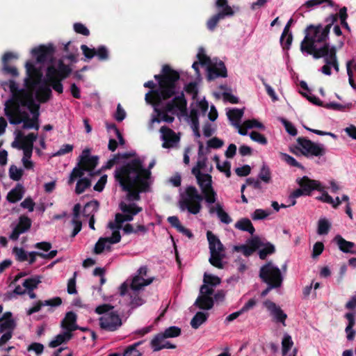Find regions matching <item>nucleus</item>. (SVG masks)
<instances>
[{"instance_id": "f257e3e1", "label": "nucleus", "mask_w": 356, "mask_h": 356, "mask_svg": "<svg viewBox=\"0 0 356 356\" xmlns=\"http://www.w3.org/2000/svg\"><path fill=\"white\" fill-rule=\"evenodd\" d=\"M163 76H154L159 80V88L145 95L146 102L154 106V111L157 113V116L153 117L150 120L149 129H153L155 122H172L174 117L168 113H183L186 108V101L183 92L176 91V81L179 78V74L168 66L163 67Z\"/></svg>"}, {"instance_id": "f03ea898", "label": "nucleus", "mask_w": 356, "mask_h": 356, "mask_svg": "<svg viewBox=\"0 0 356 356\" xmlns=\"http://www.w3.org/2000/svg\"><path fill=\"white\" fill-rule=\"evenodd\" d=\"M155 163L156 161L153 159L149 164L148 169H145L140 159H134L116 170L115 178L123 190L127 192V199L129 201L138 200L140 193L149 191L152 182L150 169Z\"/></svg>"}, {"instance_id": "7ed1b4c3", "label": "nucleus", "mask_w": 356, "mask_h": 356, "mask_svg": "<svg viewBox=\"0 0 356 356\" xmlns=\"http://www.w3.org/2000/svg\"><path fill=\"white\" fill-rule=\"evenodd\" d=\"M330 25L323 26H309L305 31V38L300 43V51L302 54L312 55L316 59L330 55L334 58V46L327 42Z\"/></svg>"}, {"instance_id": "20e7f679", "label": "nucleus", "mask_w": 356, "mask_h": 356, "mask_svg": "<svg viewBox=\"0 0 356 356\" xmlns=\"http://www.w3.org/2000/svg\"><path fill=\"white\" fill-rule=\"evenodd\" d=\"M120 208L122 213H117L115 220L110 222L108 225V227L112 231L111 236L99 238L95 244V253L100 254L104 251H109L112 244L119 243L121 240L120 230L122 227L123 222L133 220L134 216L142 211V208L136 204L124 202L120 203Z\"/></svg>"}, {"instance_id": "39448f33", "label": "nucleus", "mask_w": 356, "mask_h": 356, "mask_svg": "<svg viewBox=\"0 0 356 356\" xmlns=\"http://www.w3.org/2000/svg\"><path fill=\"white\" fill-rule=\"evenodd\" d=\"M85 172H89V148L83 149L81 155L79 156L76 165L70 173L68 184L71 185L76 179H79L76 183L75 192L76 194L82 193L89 187V178L82 177Z\"/></svg>"}, {"instance_id": "423d86ee", "label": "nucleus", "mask_w": 356, "mask_h": 356, "mask_svg": "<svg viewBox=\"0 0 356 356\" xmlns=\"http://www.w3.org/2000/svg\"><path fill=\"white\" fill-rule=\"evenodd\" d=\"M95 312L100 316L99 326L105 331H116L122 325V320L119 313L110 305L104 304L98 306L95 309Z\"/></svg>"}, {"instance_id": "0eeeda50", "label": "nucleus", "mask_w": 356, "mask_h": 356, "mask_svg": "<svg viewBox=\"0 0 356 356\" xmlns=\"http://www.w3.org/2000/svg\"><path fill=\"white\" fill-rule=\"evenodd\" d=\"M203 197L194 186H188L181 194L179 207L181 210H188L192 214H197L201 209Z\"/></svg>"}, {"instance_id": "6e6552de", "label": "nucleus", "mask_w": 356, "mask_h": 356, "mask_svg": "<svg viewBox=\"0 0 356 356\" xmlns=\"http://www.w3.org/2000/svg\"><path fill=\"white\" fill-rule=\"evenodd\" d=\"M197 57L200 65L206 67L209 80L227 76V70L224 63L216 58L211 59L205 54L202 48L199 49Z\"/></svg>"}, {"instance_id": "1a4fd4ad", "label": "nucleus", "mask_w": 356, "mask_h": 356, "mask_svg": "<svg viewBox=\"0 0 356 356\" xmlns=\"http://www.w3.org/2000/svg\"><path fill=\"white\" fill-rule=\"evenodd\" d=\"M207 236L210 251V257L209 261L212 266L222 269L224 267L222 260L225 257L224 246L220 239L211 231H208L207 232Z\"/></svg>"}, {"instance_id": "9d476101", "label": "nucleus", "mask_w": 356, "mask_h": 356, "mask_svg": "<svg viewBox=\"0 0 356 356\" xmlns=\"http://www.w3.org/2000/svg\"><path fill=\"white\" fill-rule=\"evenodd\" d=\"M194 175L197 184L199 185L204 200L208 204H213L216 202L217 194L212 186V177L209 174L197 172Z\"/></svg>"}, {"instance_id": "9b49d317", "label": "nucleus", "mask_w": 356, "mask_h": 356, "mask_svg": "<svg viewBox=\"0 0 356 356\" xmlns=\"http://www.w3.org/2000/svg\"><path fill=\"white\" fill-rule=\"evenodd\" d=\"M259 277L267 284H273L275 287H280L283 280L280 269L272 262L261 267Z\"/></svg>"}, {"instance_id": "f8f14e48", "label": "nucleus", "mask_w": 356, "mask_h": 356, "mask_svg": "<svg viewBox=\"0 0 356 356\" xmlns=\"http://www.w3.org/2000/svg\"><path fill=\"white\" fill-rule=\"evenodd\" d=\"M297 142L298 149L307 157L321 156L325 154V148L322 144L303 138H298Z\"/></svg>"}, {"instance_id": "ddd939ff", "label": "nucleus", "mask_w": 356, "mask_h": 356, "mask_svg": "<svg viewBox=\"0 0 356 356\" xmlns=\"http://www.w3.org/2000/svg\"><path fill=\"white\" fill-rule=\"evenodd\" d=\"M22 98H11L8 99L5 104V115L8 118L11 124H19L22 122V118L20 117V106Z\"/></svg>"}, {"instance_id": "4468645a", "label": "nucleus", "mask_w": 356, "mask_h": 356, "mask_svg": "<svg viewBox=\"0 0 356 356\" xmlns=\"http://www.w3.org/2000/svg\"><path fill=\"white\" fill-rule=\"evenodd\" d=\"M154 280V277L149 275L147 267L143 266L138 269L129 285L134 290H143L145 286L151 284Z\"/></svg>"}, {"instance_id": "2eb2a0df", "label": "nucleus", "mask_w": 356, "mask_h": 356, "mask_svg": "<svg viewBox=\"0 0 356 356\" xmlns=\"http://www.w3.org/2000/svg\"><path fill=\"white\" fill-rule=\"evenodd\" d=\"M55 52V47L51 43L47 45L41 44L31 50V54L39 63H53Z\"/></svg>"}, {"instance_id": "dca6fc26", "label": "nucleus", "mask_w": 356, "mask_h": 356, "mask_svg": "<svg viewBox=\"0 0 356 356\" xmlns=\"http://www.w3.org/2000/svg\"><path fill=\"white\" fill-rule=\"evenodd\" d=\"M26 78L24 85L27 89L33 90L41 83L42 74L31 61H27L25 65Z\"/></svg>"}, {"instance_id": "f3484780", "label": "nucleus", "mask_w": 356, "mask_h": 356, "mask_svg": "<svg viewBox=\"0 0 356 356\" xmlns=\"http://www.w3.org/2000/svg\"><path fill=\"white\" fill-rule=\"evenodd\" d=\"M89 207V202H86L83 206L80 203L76 204L72 209V224L74 225L73 231L71 234V237H74L81 229L82 222L81 217L88 216L89 214L86 213V209Z\"/></svg>"}, {"instance_id": "a211bd4d", "label": "nucleus", "mask_w": 356, "mask_h": 356, "mask_svg": "<svg viewBox=\"0 0 356 356\" xmlns=\"http://www.w3.org/2000/svg\"><path fill=\"white\" fill-rule=\"evenodd\" d=\"M213 289L207 284H203L200 290V295L195 302V305L201 309L209 310L213 305V300L211 297Z\"/></svg>"}, {"instance_id": "6ab92c4d", "label": "nucleus", "mask_w": 356, "mask_h": 356, "mask_svg": "<svg viewBox=\"0 0 356 356\" xmlns=\"http://www.w3.org/2000/svg\"><path fill=\"white\" fill-rule=\"evenodd\" d=\"M141 290H134L127 282H123L119 287L120 296H124L128 294L129 297V304L132 307L141 306L145 303V300L140 294Z\"/></svg>"}, {"instance_id": "aec40b11", "label": "nucleus", "mask_w": 356, "mask_h": 356, "mask_svg": "<svg viewBox=\"0 0 356 356\" xmlns=\"http://www.w3.org/2000/svg\"><path fill=\"white\" fill-rule=\"evenodd\" d=\"M197 109H193L190 113V118L191 122V128L193 131L194 135L197 138H200V134L199 131V122H198V113L200 115L205 117L206 113L209 108L208 102L204 99L197 102Z\"/></svg>"}, {"instance_id": "412c9836", "label": "nucleus", "mask_w": 356, "mask_h": 356, "mask_svg": "<svg viewBox=\"0 0 356 356\" xmlns=\"http://www.w3.org/2000/svg\"><path fill=\"white\" fill-rule=\"evenodd\" d=\"M161 139L163 141L162 147L163 148H172L177 147L180 138L172 129L167 127H162L160 129Z\"/></svg>"}, {"instance_id": "4be33fe9", "label": "nucleus", "mask_w": 356, "mask_h": 356, "mask_svg": "<svg viewBox=\"0 0 356 356\" xmlns=\"http://www.w3.org/2000/svg\"><path fill=\"white\" fill-rule=\"evenodd\" d=\"M56 74L54 70V65H49L46 70L44 82L49 86V88L51 87L58 94H61L63 92V86L62 83L63 79L56 78Z\"/></svg>"}, {"instance_id": "5701e85b", "label": "nucleus", "mask_w": 356, "mask_h": 356, "mask_svg": "<svg viewBox=\"0 0 356 356\" xmlns=\"http://www.w3.org/2000/svg\"><path fill=\"white\" fill-rule=\"evenodd\" d=\"M263 305L275 321L280 322L285 325V320L287 318V315L282 311L280 306L270 300H265L263 302Z\"/></svg>"}, {"instance_id": "b1692460", "label": "nucleus", "mask_w": 356, "mask_h": 356, "mask_svg": "<svg viewBox=\"0 0 356 356\" xmlns=\"http://www.w3.org/2000/svg\"><path fill=\"white\" fill-rule=\"evenodd\" d=\"M168 339V338L162 332L154 336L150 341L153 351L157 352L164 348L175 349L176 346L171 343Z\"/></svg>"}, {"instance_id": "393cba45", "label": "nucleus", "mask_w": 356, "mask_h": 356, "mask_svg": "<svg viewBox=\"0 0 356 356\" xmlns=\"http://www.w3.org/2000/svg\"><path fill=\"white\" fill-rule=\"evenodd\" d=\"M22 97L23 100L21 101L22 106H26L33 115L35 120H38L40 105L35 103L33 94L30 92L22 91Z\"/></svg>"}, {"instance_id": "a878e982", "label": "nucleus", "mask_w": 356, "mask_h": 356, "mask_svg": "<svg viewBox=\"0 0 356 356\" xmlns=\"http://www.w3.org/2000/svg\"><path fill=\"white\" fill-rule=\"evenodd\" d=\"M215 204H208L209 212L211 215L216 214L221 222L229 224L232 222V218L223 209L222 205L220 202H215Z\"/></svg>"}, {"instance_id": "bb28decb", "label": "nucleus", "mask_w": 356, "mask_h": 356, "mask_svg": "<svg viewBox=\"0 0 356 356\" xmlns=\"http://www.w3.org/2000/svg\"><path fill=\"white\" fill-rule=\"evenodd\" d=\"M97 159V157L90 156V184L92 182L96 181V184L94 186V190L98 192H101L104 189V186L106 183L107 176L104 175L102 176L99 179H97V176L96 175L92 174V169L96 165Z\"/></svg>"}, {"instance_id": "cd10ccee", "label": "nucleus", "mask_w": 356, "mask_h": 356, "mask_svg": "<svg viewBox=\"0 0 356 356\" xmlns=\"http://www.w3.org/2000/svg\"><path fill=\"white\" fill-rule=\"evenodd\" d=\"M13 58H17V56L12 52H6L2 57V72L5 74H9L13 77H17L19 75L17 69L14 66L9 65V61Z\"/></svg>"}, {"instance_id": "c85d7f7f", "label": "nucleus", "mask_w": 356, "mask_h": 356, "mask_svg": "<svg viewBox=\"0 0 356 356\" xmlns=\"http://www.w3.org/2000/svg\"><path fill=\"white\" fill-rule=\"evenodd\" d=\"M35 98L40 104L47 103L52 98L51 89L48 84L45 83L44 81L42 84H39L35 91Z\"/></svg>"}, {"instance_id": "c756f323", "label": "nucleus", "mask_w": 356, "mask_h": 356, "mask_svg": "<svg viewBox=\"0 0 356 356\" xmlns=\"http://www.w3.org/2000/svg\"><path fill=\"white\" fill-rule=\"evenodd\" d=\"M298 184L305 191V195H309L313 190L323 191V186L320 181L309 179L307 177H303L300 179Z\"/></svg>"}, {"instance_id": "7c9ffc66", "label": "nucleus", "mask_w": 356, "mask_h": 356, "mask_svg": "<svg viewBox=\"0 0 356 356\" xmlns=\"http://www.w3.org/2000/svg\"><path fill=\"white\" fill-rule=\"evenodd\" d=\"M233 15L234 11L232 8L230 6H226L223 10L220 11L207 21V28L210 31H213L220 19L225 18L226 16H232Z\"/></svg>"}, {"instance_id": "2f4dec72", "label": "nucleus", "mask_w": 356, "mask_h": 356, "mask_svg": "<svg viewBox=\"0 0 356 356\" xmlns=\"http://www.w3.org/2000/svg\"><path fill=\"white\" fill-rule=\"evenodd\" d=\"M76 315L73 312H68L66 313L64 318L61 321V327L67 332H72L79 329L78 325L76 324Z\"/></svg>"}, {"instance_id": "473e14b6", "label": "nucleus", "mask_w": 356, "mask_h": 356, "mask_svg": "<svg viewBox=\"0 0 356 356\" xmlns=\"http://www.w3.org/2000/svg\"><path fill=\"white\" fill-rule=\"evenodd\" d=\"M261 248V242L258 238H253L250 245H235L234 250L241 252L245 256H250L255 250Z\"/></svg>"}, {"instance_id": "72a5a7b5", "label": "nucleus", "mask_w": 356, "mask_h": 356, "mask_svg": "<svg viewBox=\"0 0 356 356\" xmlns=\"http://www.w3.org/2000/svg\"><path fill=\"white\" fill-rule=\"evenodd\" d=\"M336 48L334 49V58L330 56V55H327L326 56H321V58H324V60L325 62V65H323L321 68V72L325 75H330L331 74V67H333L334 69L337 72H339V63L337 58L336 55Z\"/></svg>"}, {"instance_id": "f704fd0d", "label": "nucleus", "mask_w": 356, "mask_h": 356, "mask_svg": "<svg viewBox=\"0 0 356 356\" xmlns=\"http://www.w3.org/2000/svg\"><path fill=\"white\" fill-rule=\"evenodd\" d=\"M199 150H198V160L197 164L192 169V173L197 175V172H201V170L204 169L206 166V158L205 154H207V148H204L203 143L201 141L198 142Z\"/></svg>"}, {"instance_id": "c9c22d12", "label": "nucleus", "mask_w": 356, "mask_h": 356, "mask_svg": "<svg viewBox=\"0 0 356 356\" xmlns=\"http://www.w3.org/2000/svg\"><path fill=\"white\" fill-rule=\"evenodd\" d=\"M38 135L34 133H30L27 136H24L21 131H19L17 136V139L21 142V148L33 149V143L36 140Z\"/></svg>"}, {"instance_id": "e433bc0d", "label": "nucleus", "mask_w": 356, "mask_h": 356, "mask_svg": "<svg viewBox=\"0 0 356 356\" xmlns=\"http://www.w3.org/2000/svg\"><path fill=\"white\" fill-rule=\"evenodd\" d=\"M24 194V188L22 184H18L10 190L7 195V200L10 203H15L22 199Z\"/></svg>"}, {"instance_id": "4c0bfd02", "label": "nucleus", "mask_w": 356, "mask_h": 356, "mask_svg": "<svg viewBox=\"0 0 356 356\" xmlns=\"http://www.w3.org/2000/svg\"><path fill=\"white\" fill-rule=\"evenodd\" d=\"M335 241L339 246L340 250L346 253H352L356 254L355 250V243L350 241H346L341 236H337Z\"/></svg>"}, {"instance_id": "58836bf2", "label": "nucleus", "mask_w": 356, "mask_h": 356, "mask_svg": "<svg viewBox=\"0 0 356 356\" xmlns=\"http://www.w3.org/2000/svg\"><path fill=\"white\" fill-rule=\"evenodd\" d=\"M227 117L235 127H239L241 119L243 115V109L233 108L227 112Z\"/></svg>"}, {"instance_id": "ea45409f", "label": "nucleus", "mask_w": 356, "mask_h": 356, "mask_svg": "<svg viewBox=\"0 0 356 356\" xmlns=\"http://www.w3.org/2000/svg\"><path fill=\"white\" fill-rule=\"evenodd\" d=\"M293 345V342L292 341L291 337L288 334H284L282 341V353L284 356H286L287 352L292 348ZM296 353L297 350L295 348L287 356H296Z\"/></svg>"}, {"instance_id": "a19ab883", "label": "nucleus", "mask_w": 356, "mask_h": 356, "mask_svg": "<svg viewBox=\"0 0 356 356\" xmlns=\"http://www.w3.org/2000/svg\"><path fill=\"white\" fill-rule=\"evenodd\" d=\"M235 227L241 231H246L250 234L254 232V228L248 218H241L235 223Z\"/></svg>"}, {"instance_id": "79ce46f5", "label": "nucleus", "mask_w": 356, "mask_h": 356, "mask_svg": "<svg viewBox=\"0 0 356 356\" xmlns=\"http://www.w3.org/2000/svg\"><path fill=\"white\" fill-rule=\"evenodd\" d=\"M72 337V333H70V332L67 331L64 332L61 334L56 335L55 339L49 343V346L51 348H56L62 344L63 343L68 341L69 340L71 339Z\"/></svg>"}, {"instance_id": "37998d69", "label": "nucleus", "mask_w": 356, "mask_h": 356, "mask_svg": "<svg viewBox=\"0 0 356 356\" xmlns=\"http://www.w3.org/2000/svg\"><path fill=\"white\" fill-rule=\"evenodd\" d=\"M54 70L57 73L56 77L63 80L67 78L72 72L71 68L62 60H59L58 69L54 66Z\"/></svg>"}, {"instance_id": "c03bdc74", "label": "nucleus", "mask_w": 356, "mask_h": 356, "mask_svg": "<svg viewBox=\"0 0 356 356\" xmlns=\"http://www.w3.org/2000/svg\"><path fill=\"white\" fill-rule=\"evenodd\" d=\"M213 161L216 163V168L217 169L220 171L221 172H223L225 174L227 177H229L231 175V164L230 162L228 161H225L222 163L220 162V158L218 156L215 155L213 156Z\"/></svg>"}, {"instance_id": "a18cd8bd", "label": "nucleus", "mask_w": 356, "mask_h": 356, "mask_svg": "<svg viewBox=\"0 0 356 356\" xmlns=\"http://www.w3.org/2000/svg\"><path fill=\"white\" fill-rule=\"evenodd\" d=\"M97 56L99 60H106L108 57V51L104 46H100L97 49H90V58Z\"/></svg>"}, {"instance_id": "49530a36", "label": "nucleus", "mask_w": 356, "mask_h": 356, "mask_svg": "<svg viewBox=\"0 0 356 356\" xmlns=\"http://www.w3.org/2000/svg\"><path fill=\"white\" fill-rule=\"evenodd\" d=\"M207 319V314L202 312H197L191 321L193 328L197 329Z\"/></svg>"}, {"instance_id": "de8ad7c7", "label": "nucleus", "mask_w": 356, "mask_h": 356, "mask_svg": "<svg viewBox=\"0 0 356 356\" xmlns=\"http://www.w3.org/2000/svg\"><path fill=\"white\" fill-rule=\"evenodd\" d=\"M143 343V341H138L128 346L124 351L122 356H143V353L137 348Z\"/></svg>"}, {"instance_id": "09e8293b", "label": "nucleus", "mask_w": 356, "mask_h": 356, "mask_svg": "<svg viewBox=\"0 0 356 356\" xmlns=\"http://www.w3.org/2000/svg\"><path fill=\"white\" fill-rule=\"evenodd\" d=\"M31 227V220L26 216H21L19 218V222L16 225V227L22 232V233L28 231Z\"/></svg>"}, {"instance_id": "8fccbe9b", "label": "nucleus", "mask_w": 356, "mask_h": 356, "mask_svg": "<svg viewBox=\"0 0 356 356\" xmlns=\"http://www.w3.org/2000/svg\"><path fill=\"white\" fill-rule=\"evenodd\" d=\"M271 214L269 209H257L251 213V218L253 220H259L267 218Z\"/></svg>"}, {"instance_id": "3c124183", "label": "nucleus", "mask_w": 356, "mask_h": 356, "mask_svg": "<svg viewBox=\"0 0 356 356\" xmlns=\"http://www.w3.org/2000/svg\"><path fill=\"white\" fill-rule=\"evenodd\" d=\"M330 222L325 218H321L318 222L317 233L319 235L327 234L330 228Z\"/></svg>"}, {"instance_id": "603ef678", "label": "nucleus", "mask_w": 356, "mask_h": 356, "mask_svg": "<svg viewBox=\"0 0 356 356\" xmlns=\"http://www.w3.org/2000/svg\"><path fill=\"white\" fill-rule=\"evenodd\" d=\"M41 282L40 277H31L25 280L22 284L28 291H33L38 287V285Z\"/></svg>"}, {"instance_id": "864d4df0", "label": "nucleus", "mask_w": 356, "mask_h": 356, "mask_svg": "<svg viewBox=\"0 0 356 356\" xmlns=\"http://www.w3.org/2000/svg\"><path fill=\"white\" fill-rule=\"evenodd\" d=\"M220 283V279L218 277L208 273H204V284H207L213 289L214 286L218 285Z\"/></svg>"}, {"instance_id": "5fc2aeb1", "label": "nucleus", "mask_w": 356, "mask_h": 356, "mask_svg": "<svg viewBox=\"0 0 356 356\" xmlns=\"http://www.w3.org/2000/svg\"><path fill=\"white\" fill-rule=\"evenodd\" d=\"M15 327V323L13 319H0V332H3L5 331H10L13 332Z\"/></svg>"}, {"instance_id": "6e6d98bb", "label": "nucleus", "mask_w": 356, "mask_h": 356, "mask_svg": "<svg viewBox=\"0 0 356 356\" xmlns=\"http://www.w3.org/2000/svg\"><path fill=\"white\" fill-rule=\"evenodd\" d=\"M23 175V170L17 168L15 165H12L9 169L10 178L14 181H19Z\"/></svg>"}, {"instance_id": "4d7b16f0", "label": "nucleus", "mask_w": 356, "mask_h": 356, "mask_svg": "<svg viewBox=\"0 0 356 356\" xmlns=\"http://www.w3.org/2000/svg\"><path fill=\"white\" fill-rule=\"evenodd\" d=\"M163 332L168 339L174 338L181 334V329L177 326H171L166 328Z\"/></svg>"}, {"instance_id": "13d9d810", "label": "nucleus", "mask_w": 356, "mask_h": 356, "mask_svg": "<svg viewBox=\"0 0 356 356\" xmlns=\"http://www.w3.org/2000/svg\"><path fill=\"white\" fill-rule=\"evenodd\" d=\"M9 88L10 92L13 94L12 98H15L17 97V98H22V91H25L24 90H19L17 84L13 80L9 81Z\"/></svg>"}, {"instance_id": "bf43d9fd", "label": "nucleus", "mask_w": 356, "mask_h": 356, "mask_svg": "<svg viewBox=\"0 0 356 356\" xmlns=\"http://www.w3.org/2000/svg\"><path fill=\"white\" fill-rule=\"evenodd\" d=\"M275 251V247L270 243H268L261 248L259 251V255L260 259H264L268 254L273 253Z\"/></svg>"}, {"instance_id": "052dcab7", "label": "nucleus", "mask_w": 356, "mask_h": 356, "mask_svg": "<svg viewBox=\"0 0 356 356\" xmlns=\"http://www.w3.org/2000/svg\"><path fill=\"white\" fill-rule=\"evenodd\" d=\"M13 252L15 254L17 261L22 262L28 259L27 253L23 248L15 247Z\"/></svg>"}, {"instance_id": "680f3d73", "label": "nucleus", "mask_w": 356, "mask_h": 356, "mask_svg": "<svg viewBox=\"0 0 356 356\" xmlns=\"http://www.w3.org/2000/svg\"><path fill=\"white\" fill-rule=\"evenodd\" d=\"M22 122H24L23 128L24 129H35L38 130L39 129V124L38 122V120H35V118H34V116L32 119H30V118H28L26 119H22Z\"/></svg>"}, {"instance_id": "e2e57ef3", "label": "nucleus", "mask_w": 356, "mask_h": 356, "mask_svg": "<svg viewBox=\"0 0 356 356\" xmlns=\"http://www.w3.org/2000/svg\"><path fill=\"white\" fill-rule=\"evenodd\" d=\"M281 159L289 165L302 168V165L292 156L285 153H280Z\"/></svg>"}, {"instance_id": "0e129e2a", "label": "nucleus", "mask_w": 356, "mask_h": 356, "mask_svg": "<svg viewBox=\"0 0 356 356\" xmlns=\"http://www.w3.org/2000/svg\"><path fill=\"white\" fill-rule=\"evenodd\" d=\"M244 127H245V128H249V129H252V128H258L260 129H264V126L262 124V123H261L256 119L245 120L244 122Z\"/></svg>"}, {"instance_id": "69168bd1", "label": "nucleus", "mask_w": 356, "mask_h": 356, "mask_svg": "<svg viewBox=\"0 0 356 356\" xmlns=\"http://www.w3.org/2000/svg\"><path fill=\"white\" fill-rule=\"evenodd\" d=\"M259 177L265 183H269L271 179L269 168L266 166H263L259 172Z\"/></svg>"}, {"instance_id": "338daca9", "label": "nucleus", "mask_w": 356, "mask_h": 356, "mask_svg": "<svg viewBox=\"0 0 356 356\" xmlns=\"http://www.w3.org/2000/svg\"><path fill=\"white\" fill-rule=\"evenodd\" d=\"M224 143L222 140L213 137L211 139L209 140L207 142V152H209V148H220L223 145Z\"/></svg>"}, {"instance_id": "774afa93", "label": "nucleus", "mask_w": 356, "mask_h": 356, "mask_svg": "<svg viewBox=\"0 0 356 356\" xmlns=\"http://www.w3.org/2000/svg\"><path fill=\"white\" fill-rule=\"evenodd\" d=\"M250 137L252 140L261 145H266L267 143V140L265 136L257 131H252L250 134Z\"/></svg>"}]
</instances>
